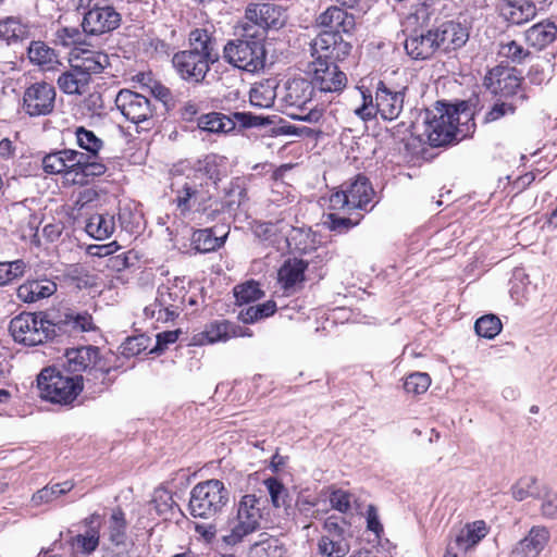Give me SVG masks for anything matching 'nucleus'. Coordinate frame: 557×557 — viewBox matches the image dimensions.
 <instances>
[{
  "instance_id": "f257e3e1",
  "label": "nucleus",
  "mask_w": 557,
  "mask_h": 557,
  "mask_svg": "<svg viewBox=\"0 0 557 557\" xmlns=\"http://www.w3.org/2000/svg\"><path fill=\"white\" fill-rule=\"evenodd\" d=\"M473 126V112L468 102H437L424 112L418 136L432 147H442L465 138Z\"/></svg>"
},
{
  "instance_id": "f03ea898",
  "label": "nucleus",
  "mask_w": 557,
  "mask_h": 557,
  "mask_svg": "<svg viewBox=\"0 0 557 557\" xmlns=\"http://www.w3.org/2000/svg\"><path fill=\"white\" fill-rule=\"evenodd\" d=\"M407 87L394 88L380 81L373 97L368 89L357 87L355 92L361 103L352 112L361 121H371L380 115L383 120L393 121L399 116L404 108L405 91Z\"/></svg>"
},
{
  "instance_id": "7ed1b4c3",
  "label": "nucleus",
  "mask_w": 557,
  "mask_h": 557,
  "mask_svg": "<svg viewBox=\"0 0 557 557\" xmlns=\"http://www.w3.org/2000/svg\"><path fill=\"white\" fill-rule=\"evenodd\" d=\"M242 38L228 41L223 49L224 60L239 70L256 73L264 67L267 51L264 39L256 33H250L249 26H244Z\"/></svg>"
},
{
  "instance_id": "20e7f679",
  "label": "nucleus",
  "mask_w": 557,
  "mask_h": 557,
  "mask_svg": "<svg viewBox=\"0 0 557 557\" xmlns=\"http://www.w3.org/2000/svg\"><path fill=\"white\" fill-rule=\"evenodd\" d=\"M37 387L42 399L70 406L84 388L83 376L64 375L57 367H47L37 376Z\"/></svg>"
},
{
  "instance_id": "39448f33",
  "label": "nucleus",
  "mask_w": 557,
  "mask_h": 557,
  "mask_svg": "<svg viewBox=\"0 0 557 557\" xmlns=\"http://www.w3.org/2000/svg\"><path fill=\"white\" fill-rule=\"evenodd\" d=\"M314 89L312 84L305 78L287 81L280 90V100L286 109L298 112L288 114L295 119L308 123H318L322 119V110L312 106Z\"/></svg>"
},
{
  "instance_id": "423d86ee",
  "label": "nucleus",
  "mask_w": 557,
  "mask_h": 557,
  "mask_svg": "<svg viewBox=\"0 0 557 557\" xmlns=\"http://www.w3.org/2000/svg\"><path fill=\"white\" fill-rule=\"evenodd\" d=\"M230 502V491L220 480L211 479L196 484L188 504L193 517L210 519L220 513Z\"/></svg>"
},
{
  "instance_id": "0eeeda50",
  "label": "nucleus",
  "mask_w": 557,
  "mask_h": 557,
  "mask_svg": "<svg viewBox=\"0 0 557 557\" xmlns=\"http://www.w3.org/2000/svg\"><path fill=\"white\" fill-rule=\"evenodd\" d=\"M9 331L14 342L25 346H37L57 336L54 322L42 313H20L10 321Z\"/></svg>"
},
{
  "instance_id": "6e6552de",
  "label": "nucleus",
  "mask_w": 557,
  "mask_h": 557,
  "mask_svg": "<svg viewBox=\"0 0 557 557\" xmlns=\"http://www.w3.org/2000/svg\"><path fill=\"white\" fill-rule=\"evenodd\" d=\"M121 21V14L108 0H88L82 28L87 35L98 36L116 29Z\"/></svg>"
},
{
  "instance_id": "1a4fd4ad",
  "label": "nucleus",
  "mask_w": 557,
  "mask_h": 557,
  "mask_svg": "<svg viewBox=\"0 0 557 557\" xmlns=\"http://www.w3.org/2000/svg\"><path fill=\"white\" fill-rule=\"evenodd\" d=\"M236 124L244 128L259 127L269 124V120L250 112H233L230 115L210 112L198 119V127L213 134H228L235 129Z\"/></svg>"
},
{
  "instance_id": "9d476101",
  "label": "nucleus",
  "mask_w": 557,
  "mask_h": 557,
  "mask_svg": "<svg viewBox=\"0 0 557 557\" xmlns=\"http://www.w3.org/2000/svg\"><path fill=\"white\" fill-rule=\"evenodd\" d=\"M306 72L311 76L313 89L321 95H338L347 85L346 74L334 61L312 60L308 63Z\"/></svg>"
},
{
  "instance_id": "9b49d317",
  "label": "nucleus",
  "mask_w": 557,
  "mask_h": 557,
  "mask_svg": "<svg viewBox=\"0 0 557 557\" xmlns=\"http://www.w3.org/2000/svg\"><path fill=\"white\" fill-rule=\"evenodd\" d=\"M186 290L177 284H162L158 287L154 304L145 308L147 317L157 321H173L183 310Z\"/></svg>"
},
{
  "instance_id": "f8f14e48",
  "label": "nucleus",
  "mask_w": 557,
  "mask_h": 557,
  "mask_svg": "<svg viewBox=\"0 0 557 557\" xmlns=\"http://www.w3.org/2000/svg\"><path fill=\"white\" fill-rule=\"evenodd\" d=\"M246 23L244 26L250 27V33L265 38L268 29H278L286 23L285 11L272 3H255L246 9Z\"/></svg>"
},
{
  "instance_id": "ddd939ff",
  "label": "nucleus",
  "mask_w": 557,
  "mask_h": 557,
  "mask_svg": "<svg viewBox=\"0 0 557 557\" xmlns=\"http://www.w3.org/2000/svg\"><path fill=\"white\" fill-rule=\"evenodd\" d=\"M115 103L121 113L132 123L147 124L145 128L151 125L154 107L146 96L123 89L117 94Z\"/></svg>"
},
{
  "instance_id": "4468645a",
  "label": "nucleus",
  "mask_w": 557,
  "mask_h": 557,
  "mask_svg": "<svg viewBox=\"0 0 557 557\" xmlns=\"http://www.w3.org/2000/svg\"><path fill=\"white\" fill-rule=\"evenodd\" d=\"M55 89L47 82H36L25 88L22 108L29 116L50 114L54 109Z\"/></svg>"
},
{
  "instance_id": "2eb2a0df",
  "label": "nucleus",
  "mask_w": 557,
  "mask_h": 557,
  "mask_svg": "<svg viewBox=\"0 0 557 557\" xmlns=\"http://www.w3.org/2000/svg\"><path fill=\"white\" fill-rule=\"evenodd\" d=\"M215 63L198 52L183 50L174 53L172 64L178 76L190 83H201L206 78L210 66Z\"/></svg>"
},
{
  "instance_id": "dca6fc26",
  "label": "nucleus",
  "mask_w": 557,
  "mask_h": 557,
  "mask_svg": "<svg viewBox=\"0 0 557 557\" xmlns=\"http://www.w3.org/2000/svg\"><path fill=\"white\" fill-rule=\"evenodd\" d=\"M88 158L79 151L63 149L50 152L42 158V170L45 174H85L88 173L84 163Z\"/></svg>"
},
{
  "instance_id": "f3484780",
  "label": "nucleus",
  "mask_w": 557,
  "mask_h": 557,
  "mask_svg": "<svg viewBox=\"0 0 557 557\" xmlns=\"http://www.w3.org/2000/svg\"><path fill=\"white\" fill-rule=\"evenodd\" d=\"M265 504L267 499L262 496H258L257 494H245L237 503L234 504L230 515L245 523L252 531L257 532L261 528Z\"/></svg>"
},
{
  "instance_id": "a211bd4d",
  "label": "nucleus",
  "mask_w": 557,
  "mask_h": 557,
  "mask_svg": "<svg viewBox=\"0 0 557 557\" xmlns=\"http://www.w3.org/2000/svg\"><path fill=\"white\" fill-rule=\"evenodd\" d=\"M74 134L77 146L86 150V153H81L88 158V162L84 163L87 174H104L109 169L98 161V152L103 147V141L92 131L83 126L76 127Z\"/></svg>"
},
{
  "instance_id": "6ab92c4d",
  "label": "nucleus",
  "mask_w": 557,
  "mask_h": 557,
  "mask_svg": "<svg viewBox=\"0 0 557 557\" xmlns=\"http://www.w3.org/2000/svg\"><path fill=\"white\" fill-rule=\"evenodd\" d=\"M63 367L72 373L97 371L103 374L106 371L100 366V352L96 346H82L65 351Z\"/></svg>"
},
{
  "instance_id": "aec40b11",
  "label": "nucleus",
  "mask_w": 557,
  "mask_h": 557,
  "mask_svg": "<svg viewBox=\"0 0 557 557\" xmlns=\"http://www.w3.org/2000/svg\"><path fill=\"white\" fill-rule=\"evenodd\" d=\"M522 78L515 69L496 66L484 78V85L495 95L503 97L517 96L521 88Z\"/></svg>"
},
{
  "instance_id": "412c9836",
  "label": "nucleus",
  "mask_w": 557,
  "mask_h": 557,
  "mask_svg": "<svg viewBox=\"0 0 557 557\" xmlns=\"http://www.w3.org/2000/svg\"><path fill=\"white\" fill-rule=\"evenodd\" d=\"M405 50L412 60H429L438 51L433 28H414L405 40Z\"/></svg>"
},
{
  "instance_id": "4be33fe9",
  "label": "nucleus",
  "mask_w": 557,
  "mask_h": 557,
  "mask_svg": "<svg viewBox=\"0 0 557 557\" xmlns=\"http://www.w3.org/2000/svg\"><path fill=\"white\" fill-rule=\"evenodd\" d=\"M438 42V51L449 53L463 47L469 40V32L458 22L447 21L433 28Z\"/></svg>"
},
{
  "instance_id": "5701e85b",
  "label": "nucleus",
  "mask_w": 557,
  "mask_h": 557,
  "mask_svg": "<svg viewBox=\"0 0 557 557\" xmlns=\"http://www.w3.org/2000/svg\"><path fill=\"white\" fill-rule=\"evenodd\" d=\"M550 539L549 530L544 525H534L511 550L509 557H539Z\"/></svg>"
},
{
  "instance_id": "b1692460",
  "label": "nucleus",
  "mask_w": 557,
  "mask_h": 557,
  "mask_svg": "<svg viewBox=\"0 0 557 557\" xmlns=\"http://www.w3.org/2000/svg\"><path fill=\"white\" fill-rule=\"evenodd\" d=\"M499 14L512 25H522L536 16L537 9L533 0H500Z\"/></svg>"
},
{
  "instance_id": "393cba45",
  "label": "nucleus",
  "mask_w": 557,
  "mask_h": 557,
  "mask_svg": "<svg viewBox=\"0 0 557 557\" xmlns=\"http://www.w3.org/2000/svg\"><path fill=\"white\" fill-rule=\"evenodd\" d=\"M319 26L326 28V32L335 34H350L356 26L354 14L348 13L344 9L332 5L322 12L317 18Z\"/></svg>"
},
{
  "instance_id": "a878e982",
  "label": "nucleus",
  "mask_w": 557,
  "mask_h": 557,
  "mask_svg": "<svg viewBox=\"0 0 557 557\" xmlns=\"http://www.w3.org/2000/svg\"><path fill=\"white\" fill-rule=\"evenodd\" d=\"M86 530L72 539L73 547L84 555L92 554L100 541V516L92 513L83 520Z\"/></svg>"
},
{
  "instance_id": "bb28decb",
  "label": "nucleus",
  "mask_w": 557,
  "mask_h": 557,
  "mask_svg": "<svg viewBox=\"0 0 557 557\" xmlns=\"http://www.w3.org/2000/svg\"><path fill=\"white\" fill-rule=\"evenodd\" d=\"M92 78L82 72L75 64L63 71L57 79L59 89L70 96H82L89 91Z\"/></svg>"
},
{
  "instance_id": "cd10ccee",
  "label": "nucleus",
  "mask_w": 557,
  "mask_h": 557,
  "mask_svg": "<svg viewBox=\"0 0 557 557\" xmlns=\"http://www.w3.org/2000/svg\"><path fill=\"white\" fill-rule=\"evenodd\" d=\"M213 27H197L188 35V51L198 52L209 60L218 61L216 40L213 36Z\"/></svg>"
},
{
  "instance_id": "c85d7f7f",
  "label": "nucleus",
  "mask_w": 557,
  "mask_h": 557,
  "mask_svg": "<svg viewBox=\"0 0 557 557\" xmlns=\"http://www.w3.org/2000/svg\"><path fill=\"white\" fill-rule=\"evenodd\" d=\"M557 38V26L550 20H543L524 32V40L529 47L537 51L545 49Z\"/></svg>"
},
{
  "instance_id": "c756f323",
  "label": "nucleus",
  "mask_w": 557,
  "mask_h": 557,
  "mask_svg": "<svg viewBox=\"0 0 557 557\" xmlns=\"http://www.w3.org/2000/svg\"><path fill=\"white\" fill-rule=\"evenodd\" d=\"M57 290V284L50 280H33L20 285L16 293L24 302H35L50 297Z\"/></svg>"
},
{
  "instance_id": "7c9ffc66",
  "label": "nucleus",
  "mask_w": 557,
  "mask_h": 557,
  "mask_svg": "<svg viewBox=\"0 0 557 557\" xmlns=\"http://www.w3.org/2000/svg\"><path fill=\"white\" fill-rule=\"evenodd\" d=\"M221 542L225 546L234 547L255 533L245 523L228 515L223 525L219 529Z\"/></svg>"
},
{
  "instance_id": "2f4dec72",
  "label": "nucleus",
  "mask_w": 557,
  "mask_h": 557,
  "mask_svg": "<svg viewBox=\"0 0 557 557\" xmlns=\"http://www.w3.org/2000/svg\"><path fill=\"white\" fill-rule=\"evenodd\" d=\"M114 230V216L109 213H92L85 221L86 233L96 240L109 238Z\"/></svg>"
},
{
  "instance_id": "473e14b6",
  "label": "nucleus",
  "mask_w": 557,
  "mask_h": 557,
  "mask_svg": "<svg viewBox=\"0 0 557 557\" xmlns=\"http://www.w3.org/2000/svg\"><path fill=\"white\" fill-rule=\"evenodd\" d=\"M351 208L363 209L374 196V190L367 176H357L346 188Z\"/></svg>"
},
{
  "instance_id": "72a5a7b5",
  "label": "nucleus",
  "mask_w": 557,
  "mask_h": 557,
  "mask_svg": "<svg viewBox=\"0 0 557 557\" xmlns=\"http://www.w3.org/2000/svg\"><path fill=\"white\" fill-rule=\"evenodd\" d=\"M75 65L91 78L101 73L109 64V57L102 51L83 50L75 57Z\"/></svg>"
},
{
  "instance_id": "f704fd0d",
  "label": "nucleus",
  "mask_w": 557,
  "mask_h": 557,
  "mask_svg": "<svg viewBox=\"0 0 557 557\" xmlns=\"http://www.w3.org/2000/svg\"><path fill=\"white\" fill-rule=\"evenodd\" d=\"M487 534L484 521H474L466 524L456 536V545L460 550L467 552L474 547Z\"/></svg>"
},
{
  "instance_id": "c9c22d12",
  "label": "nucleus",
  "mask_w": 557,
  "mask_h": 557,
  "mask_svg": "<svg viewBox=\"0 0 557 557\" xmlns=\"http://www.w3.org/2000/svg\"><path fill=\"white\" fill-rule=\"evenodd\" d=\"M277 97H280V91H277V84L273 79L256 84L249 94L251 104L264 109L271 108Z\"/></svg>"
},
{
  "instance_id": "e433bc0d",
  "label": "nucleus",
  "mask_w": 557,
  "mask_h": 557,
  "mask_svg": "<svg viewBox=\"0 0 557 557\" xmlns=\"http://www.w3.org/2000/svg\"><path fill=\"white\" fill-rule=\"evenodd\" d=\"M337 39H341V36L334 32L325 30L319 34L313 39L310 47L312 60L326 59L334 61Z\"/></svg>"
},
{
  "instance_id": "4c0bfd02",
  "label": "nucleus",
  "mask_w": 557,
  "mask_h": 557,
  "mask_svg": "<svg viewBox=\"0 0 557 557\" xmlns=\"http://www.w3.org/2000/svg\"><path fill=\"white\" fill-rule=\"evenodd\" d=\"M57 336L61 333L88 332L94 330L92 318L87 312L66 313L63 319L54 322Z\"/></svg>"
},
{
  "instance_id": "58836bf2",
  "label": "nucleus",
  "mask_w": 557,
  "mask_h": 557,
  "mask_svg": "<svg viewBox=\"0 0 557 557\" xmlns=\"http://www.w3.org/2000/svg\"><path fill=\"white\" fill-rule=\"evenodd\" d=\"M284 554L280 540L268 534H261L248 550V557H283Z\"/></svg>"
},
{
  "instance_id": "ea45409f",
  "label": "nucleus",
  "mask_w": 557,
  "mask_h": 557,
  "mask_svg": "<svg viewBox=\"0 0 557 557\" xmlns=\"http://www.w3.org/2000/svg\"><path fill=\"white\" fill-rule=\"evenodd\" d=\"M29 37V27L21 18L9 16L0 21V39L11 45Z\"/></svg>"
},
{
  "instance_id": "a19ab883",
  "label": "nucleus",
  "mask_w": 557,
  "mask_h": 557,
  "mask_svg": "<svg viewBox=\"0 0 557 557\" xmlns=\"http://www.w3.org/2000/svg\"><path fill=\"white\" fill-rule=\"evenodd\" d=\"M319 553L326 557H345L350 546L344 534L323 535L318 542Z\"/></svg>"
},
{
  "instance_id": "79ce46f5",
  "label": "nucleus",
  "mask_w": 557,
  "mask_h": 557,
  "mask_svg": "<svg viewBox=\"0 0 557 557\" xmlns=\"http://www.w3.org/2000/svg\"><path fill=\"white\" fill-rule=\"evenodd\" d=\"M307 263L298 259L287 260L278 271V280L285 289L294 287L305 278Z\"/></svg>"
},
{
  "instance_id": "37998d69",
  "label": "nucleus",
  "mask_w": 557,
  "mask_h": 557,
  "mask_svg": "<svg viewBox=\"0 0 557 557\" xmlns=\"http://www.w3.org/2000/svg\"><path fill=\"white\" fill-rule=\"evenodd\" d=\"M27 54L29 61L42 70H50L58 63V54L42 41H32Z\"/></svg>"
},
{
  "instance_id": "c03bdc74",
  "label": "nucleus",
  "mask_w": 557,
  "mask_h": 557,
  "mask_svg": "<svg viewBox=\"0 0 557 557\" xmlns=\"http://www.w3.org/2000/svg\"><path fill=\"white\" fill-rule=\"evenodd\" d=\"M126 520L124 512L116 508L112 511L107 527V535L114 546L124 545L126 541Z\"/></svg>"
},
{
  "instance_id": "a18cd8bd",
  "label": "nucleus",
  "mask_w": 557,
  "mask_h": 557,
  "mask_svg": "<svg viewBox=\"0 0 557 557\" xmlns=\"http://www.w3.org/2000/svg\"><path fill=\"white\" fill-rule=\"evenodd\" d=\"M74 487V483L71 481H65L62 483H57L53 485H47L41 490L37 491L33 497L32 503L35 506H40L42 504H48L59 496L70 492Z\"/></svg>"
},
{
  "instance_id": "49530a36",
  "label": "nucleus",
  "mask_w": 557,
  "mask_h": 557,
  "mask_svg": "<svg viewBox=\"0 0 557 557\" xmlns=\"http://www.w3.org/2000/svg\"><path fill=\"white\" fill-rule=\"evenodd\" d=\"M498 55L510 63L522 64L532 53L516 40H509L499 44Z\"/></svg>"
},
{
  "instance_id": "de8ad7c7",
  "label": "nucleus",
  "mask_w": 557,
  "mask_h": 557,
  "mask_svg": "<svg viewBox=\"0 0 557 557\" xmlns=\"http://www.w3.org/2000/svg\"><path fill=\"white\" fill-rule=\"evenodd\" d=\"M511 495L518 502H522L529 497H542L541 490L537 485V480L534 476H525L518 480L511 486Z\"/></svg>"
},
{
  "instance_id": "09e8293b",
  "label": "nucleus",
  "mask_w": 557,
  "mask_h": 557,
  "mask_svg": "<svg viewBox=\"0 0 557 557\" xmlns=\"http://www.w3.org/2000/svg\"><path fill=\"white\" fill-rule=\"evenodd\" d=\"M191 239L195 249L199 252L213 251L223 245V239L213 236L209 228L195 231Z\"/></svg>"
},
{
  "instance_id": "8fccbe9b",
  "label": "nucleus",
  "mask_w": 557,
  "mask_h": 557,
  "mask_svg": "<svg viewBox=\"0 0 557 557\" xmlns=\"http://www.w3.org/2000/svg\"><path fill=\"white\" fill-rule=\"evenodd\" d=\"M231 331L232 322L227 320L214 321L206 327L202 335L206 337L207 343L213 344L231 339Z\"/></svg>"
},
{
  "instance_id": "3c124183",
  "label": "nucleus",
  "mask_w": 557,
  "mask_h": 557,
  "mask_svg": "<svg viewBox=\"0 0 557 557\" xmlns=\"http://www.w3.org/2000/svg\"><path fill=\"white\" fill-rule=\"evenodd\" d=\"M474 330L481 337L494 338L502 331V322L496 315L486 314L476 320Z\"/></svg>"
},
{
  "instance_id": "603ef678",
  "label": "nucleus",
  "mask_w": 557,
  "mask_h": 557,
  "mask_svg": "<svg viewBox=\"0 0 557 557\" xmlns=\"http://www.w3.org/2000/svg\"><path fill=\"white\" fill-rule=\"evenodd\" d=\"M25 263L22 260L0 262V286H5L23 276Z\"/></svg>"
},
{
  "instance_id": "864d4df0",
  "label": "nucleus",
  "mask_w": 557,
  "mask_h": 557,
  "mask_svg": "<svg viewBox=\"0 0 557 557\" xmlns=\"http://www.w3.org/2000/svg\"><path fill=\"white\" fill-rule=\"evenodd\" d=\"M431 384V377L428 373L416 372L408 375L404 383V388L408 394H423Z\"/></svg>"
},
{
  "instance_id": "5fc2aeb1",
  "label": "nucleus",
  "mask_w": 557,
  "mask_h": 557,
  "mask_svg": "<svg viewBox=\"0 0 557 557\" xmlns=\"http://www.w3.org/2000/svg\"><path fill=\"white\" fill-rule=\"evenodd\" d=\"M273 507L280 508L285 505L288 492L285 486L275 478H268L263 481Z\"/></svg>"
},
{
  "instance_id": "6e6d98bb",
  "label": "nucleus",
  "mask_w": 557,
  "mask_h": 557,
  "mask_svg": "<svg viewBox=\"0 0 557 557\" xmlns=\"http://www.w3.org/2000/svg\"><path fill=\"white\" fill-rule=\"evenodd\" d=\"M15 146L9 138L0 140V174L16 171L14 168Z\"/></svg>"
},
{
  "instance_id": "4d7b16f0",
  "label": "nucleus",
  "mask_w": 557,
  "mask_h": 557,
  "mask_svg": "<svg viewBox=\"0 0 557 557\" xmlns=\"http://www.w3.org/2000/svg\"><path fill=\"white\" fill-rule=\"evenodd\" d=\"M234 295L239 304H248L258 300L262 297L263 293L256 282H248L237 285L234 288Z\"/></svg>"
},
{
  "instance_id": "13d9d810",
  "label": "nucleus",
  "mask_w": 557,
  "mask_h": 557,
  "mask_svg": "<svg viewBox=\"0 0 557 557\" xmlns=\"http://www.w3.org/2000/svg\"><path fill=\"white\" fill-rule=\"evenodd\" d=\"M55 42L63 47L76 46L83 42V34L77 27H62L55 32Z\"/></svg>"
},
{
  "instance_id": "bf43d9fd",
  "label": "nucleus",
  "mask_w": 557,
  "mask_h": 557,
  "mask_svg": "<svg viewBox=\"0 0 557 557\" xmlns=\"http://www.w3.org/2000/svg\"><path fill=\"white\" fill-rule=\"evenodd\" d=\"M148 337L145 335L127 337L122 344V354L126 357L139 355L147 349Z\"/></svg>"
},
{
  "instance_id": "052dcab7",
  "label": "nucleus",
  "mask_w": 557,
  "mask_h": 557,
  "mask_svg": "<svg viewBox=\"0 0 557 557\" xmlns=\"http://www.w3.org/2000/svg\"><path fill=\"white\" fill-rule=\"evenodd\" d=\"M541 498L542 517L546 520H557V493L547 491Z\"/></svg>"
},
{
  "instance_id": "680f3d73",
  "label": "nucleus",
  "mask_w": 557,
  "mask_h": 557,
  "mask_svg": "<svg viewBox=\"0 0 557 557\" xmlns=\"http://www.w3.org/2000/svg\"><path fill=\"white\" fill-rule=\"evenodd\" d=\"M431 7L425 2L419 3L414 11L411 12L406 18V25L419 24L420 28L428 24L431 17Z\"/></svg>"
},
{
  "instance_id": "e2e57ef3",
  "label": "nucleus",
  "mask_w": 557,
  "mask_h": 557,
  "mask_svg": "<svg viewBox=\"0 0 557 557\" xmlns=\"http://www.w3.org/2000/svg\"><path fill=\"white\" fill-rule=\"evenodd\" d=\"M515 111L516 104L509 102H497L485 113L484 122H495L507 114H513Z\"/></svg>"
},
{
  "instance_id": "0e129e2a",
  "label": "nucleus",
  "mask_w": 557,
  "mask_h": 557,
  "mask_svg": "<svg viewBox=\"0 0 557 557\" xmlns=\"http://www.w3.org/2000/svg\"><path fill=\"white\" fill-rule=\"evenodd\" d=\"M323 225L331 231L343 233L348 231L352 223L348 218L338 216L335 213H329L324 215Z\"/></svg>"
},
{
  "instance_id": "69168bd1",
  "label": "nucleus",
  "mask_w": 557,
  "mask_h": 557,
  "mask_svg": "<svg viewBox=\"0 0 557 557\" xmlns=\"http://www.w3.org/2000/svg\"><path fill=\"white\" fill-rule=\"evenodd\" d=\"M330 503L334 509L347 512L350 509V494L343 490H336L332 492Z\"/></svg>"
},
{
  "instance_id": "338daca9",
  "label": "nucleus",
  "mask_w": 557,
  "mask_h": 557,
  "mask_svg": "<svg viewBox=\"0 0 557 557\" xmlns=\"http://www.w3.org/2000/svg\"><path fill=\"white\" fill-rule=\"evenodd\" d=\"M177 193H178V196L176 199L177 207L181 208L182 210H189L190 209L189 200L193 197H197L199 191L195 186L185 184L184 187L181 190H178Z\"/></svg>"
},
{
  "instance_id": "774afa93",
  "label": "nucleus",
  "mask_w": 557,
  "mask_h": 557,
  "mask_svg": "<svg viewBox=\"0 0 557 557\" xmlns=\"http://www.w3.org/2000/svg\"><path fill=\"white\" fill-rule=\"evenodd\" d=\"M218 532L220 533L216 527L212 523L195 524V533L208 544L212 543V541L216 537Z\"/></svg>"
}]
</instances>
